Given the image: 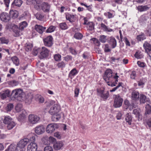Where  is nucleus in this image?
Instances as JSON below:
<instances>
[{"instance_id":"34","label":"nucleus","mask_w":151,"mask_h":151,"mask_svg":"<svg viewBox=\"0 0 151 151\" xmlns=\"http://www.w3.org/2000/svg\"><path fill=\"white\" fill-rule=\"evenodd\" d=\"M109 93L108 91L106 92V93H104L100 96L101 99L104 101H106L109 97Z\"/></svg>"},{"instance_id":"56","label":"nucleus","mask_w":151,"mask_h":151,"mask_svg":"<svg viewBox=\"0 0 151 151\" xmlns=\"http://www.w3.org/2000/svg\"><path fill=\"white\" fill-rule=\"evenodd\" d=\"M32 46L31 44H26L25 46V49L27 51H31Z\"/></svg>"},{"instance_id":"41","label":"nucleus","mask_w":151,"mask_h":151,"mask_svg":"<svg viewBox=\"0 0 151 151\" xmlns=\"http://www.w3.org/2000/svg\"><path fill=\"white\" fill-rule=\"evenodd\" d=\"M59 28L62 30H65L68 29V26L65 22L60 23L59 25Z\"/></svg>"},{"instance_id":"60","label":"nucleus","mask_w":151,"mask_h":151,"mask_svg":"<svg viewBox=\"0 0 151 151\" xmlns=\"http://www.w3.org/2000/svg\"><path fill=\"white\" fill-rule=\"evenodd\" d=\"M13 104H8L6 107V110L8 111H11L13 108Z\"/></svg>"},{"instance_id":"36","label":"nucleus","mask_w":151,"mask_h":151,"mask_svg":"<svg viewBox=\"0 0 151 151\" xmlns=\"http://www.w3.org/2000/svg\"><path fill=\"white\" fill-rule=\"evenodd\" d=\"M35 15L36 19L40 21L43 20L44 18L43 14L40 12H37Z\"/></svg>"},{"instance_id":"23","label":"nucleus","mask_w":151,"mask_h":151,"mask_svg":"<svg viewBox=\"0 0 151 151\" xmlns=\"http://www.w3.org/2000/svg\"><path fill=\"white\" fill-rule=\"evenodd\" d=\"M139 98V93L137 91H133L132 93V98L135 101L138 100Z\"/></svg>"},{"instance_id":"51","label":"nucleus","mask_w":151,"mask_h":151,"mask_svg":"<svg viewBox=\"0 0 151 151\" xmlns=\"http://www.w3.org/2000/svg\"><path fill=\"white\" fill-rule=\"evenodd\" d=\"M0 40L2 44H7L9 42V40L4 37H2L0 38Z\"/></svg>"},{"instance_id":"14","label":"nucleus","mask_w":151,"mask_h":151,"mask_svg":"<svg viewBox=\"0 0 151 151\" xmlns=\"http://www.w3.org/2000/svg\"><path fill=\"white\" fill-rule=\"evenodd\" d=\"M37 149L36 144L31 142L28 146L27 151H37Z\"/></svg>"},{"instance_id":"3","label":"nucleus","mask_w":151,"mask_h":151,"mask_svg":"<svg viewBox=\"0 0 151 151\" xmlns=\"http://www.w3.org/2000/svg\"><path fill=\"white\" fill-rule=\"evenodd\" d=\"M114 104L113 106L115 108L120 107L122 104L123 99L120 96L119 94L113 95Z\"/></svg>"},{"instance_id":"33","label":"nucleus","mask_w":151,"mask_h":151,"mask_svg":"<svg viewBox=\"0 0 151 151\" xmlns=\"http://www.w3.org/2000/svg\"><path fill=\"white\" fill-rule=\"evenodd\" d=\"M17 148L16 145L12 144L10 145L5 151H14Z\"/></svg>"},{"instance_id":"49","label":"nucleus","mask_w":151,"mask_h":151,"mask_svg":"<svg viewBox=\"0 0 151 151\" xmlns=\"http://www.w3.org/2000/svg\"><path fill=\"white\" fill-rule=\"evenodd\" d=\"M56 28V27L53 26H50L46 30L47 33H51L54 32Z\"/></svg>"},{"instance_id":"13","label":"nucleus","mask_w":151,"mask_h":151,"mask_svg":"<svg viewBox=\"0 0 151 151\" xmlns=\"http://www.w3.org/2000/svg\"><path fill=\"white\" fill-rule=\"evenodd\" d=\"M27 114V112L25 110H22L19 115L17 117L18 121L21 122L24 121L26 118Z\"/></svg>"},{"instance_id":"61","label":"nucleus","mask_w":151,"mask_h":151,"mask_svg":"<svg viewBox=\"0 0 151 151\" xmlns=\"http://www.w3.org/2000/svg\"><path fill=\"white\" fill-rule=\"evenodd\" d=\"M145 82L144 78H142L138 82V84L139 86H142L145 84Z\"/></svg>"},{"instance_id":"9","label":"nucleus","mask_w":151,"mask_h":151,"mask_svg":"<svg viewBox=\"0 0 151 151\" xmlns=\"http://www.w3.org/2000/svg\"><path fill=\"white\" fill-rule=\"evenodd\" d=\"M58 128V125L55 123L49 124L47 127L46 132L48 133H51L54 132L55 129Z\"/></svg>"},{"instance_id":"30","label":"nucleus","mask_w":151,"mask_h":151,"mask_svg":"<svg viewBox=\"0 0 151 151\" xmlns=\"http://www.w3.org/2000/svg\"><path fill=\"white\" fill-rule=\"evenodd\" d=\"M94 24L93 22H88L87 24L86 27L88 30L90 31H92L94 29Z\"/></svg>"},{"instance_id":"6","label":"nucleus","mask_w":151,"mask_h":151,"mask_svg":"<svg viewBox=\"0 0 151 151\" xmlns=\"http://www.w3.org/2000/svg\"><path fill=\"white\" fill-rule=\"evenodd\" d=\"M44 44L46 46L50 47L53 44V38L50 35L43 39Z\"/></svg>"},{"instance_id":"8","label":"nucleus","mask_w":151,"mask_h":151,"mask_svg":"<svg viewBox=\"0 0 151 151\" xmlns=\"http://www.w3.org/2000/svg\"><path fill=\"white\" fill-rule=\"evenodd\" d=\"M29 141L28 138H24L20 141L17 144V147L18 149H22L25 147L27 143Z\"/></svg>"},{"instance_id":"37","label":"nucleus","mask_w":151,"mask_h":151,"mask_svg":"<svg viewBox=\"0 0 151 151\" xmlns=\"http://www.w3.org/2000/svg\"><path fill=\"white\" fill-rule=\"evenodd\" d=\"M52 115V119L53 121L54 122H57L61 118L60 115L59 114H58V113Z\"/></svg>"},{"instance_id":"39","label":"nucleus","mask_w":151,"mask_h":151,"mask_svg":"<svg viewBox=\"0 0 151 151\" xmlns=\"http://www.w3.org/2000/svg\"><path fill=\"white\" fill-rule=\"evenodd\" d=\"M140 101L141 103H145L147 101L146 97L143 94H141L140 97Z\"/></svg>"},{"instance_id":"7","label":"nucleus","mask_w":151,"mask_h":151,"mask_svg":"<svg viewBox=\"0 0 151 151\" xmlns=\"http://www.w3.org/2000/svg\"><path fill=\"white\" fill-rule=\"evenodd\" d=\"M60 110V106L57 104H55L50 108L49 111V113L51 115H53L58 113Z\"/></svg>"},{"instance_id":"64","label":"nucleus","mask_w":151,"mask_h":151,"mask_svg":"<svg viewBox=\"0 0 151 151\" xmlns=\"http://www.w3.org/2000/svg\"><path fill=\"white\" fill-rule=\"evenodd\" d=\"M125 106L124 108L127 109L130 106V103L129 101L127 99L125 100L124 102Z\"/></svg>"},{"instance_id":"46","label":"nucleus","mask_w":151,"mask_h":151,"mask_svg":"<svg viewBox=\"0 0 151 151\" xmlns=\"http://www.w3.org/2000/svg\"><path fill=\"white\" fill-rule=\"evenodd\" d=\"M91 40L92 41L94 44L97 46H99L100 45V43L98 39L95 38H93L91 39Z\"/></svg>"},{"instance_id":"11","label":"nucleus","mask_w":151,"mask_h":151,"mask_svg":"<svg viewBox=\"0 0 151 151\" xmlns=\"http://www.w3.org/2000/svg\"><path fill=\"white\" fill-rule=\"evenodd\" d=\"M49 51V50L46 47H42L40 52V55L41 56V58H45L48 57Z\"/></svg>"},{"instance_id":"19","label":"nucleus","mask_w":151,"mask_h":151,"mask_svg":"<svg viewBox=\"0 0 151 151\" xmlns=\"http://www.w3.org/2000/svg\"><path fill=\"white\" fill-rule=\"evenodd\" d=\"M109 43L110 45L112 48H114L116 45V41L114 37H109L108 40Z\"/></svg>"},{"instance_id":"38","label":"nucleus","mask_w":151,"mask_h":151,"mask_svg":"<svg viewBox=\"0 0 151 151\" xmlns=\"http://www.w3.org/2000/svg\"><path fill=\"white\" fill-rule=\"evenodd\" d=\"M12 119L9 116H6L4 119L3 122L5 124H8L12 121Z\"/></svg>"},{"instance_id":"40","label":"nucleus","mask_w":151,"mask_h":151,"mask_svg":"<svg viewBox=\"0 0 151 151\" xmlns=\"http://www.w3.org/2000/svg\"><path fill=\"white\" fill-rule=\"evenodd\" d=\"M134 56L137 59H141L143 57V55L141 52L137 51L135 53Z\"/></svg>"},{"instance_id":"52","label":"nucleus","mask_w":151,"mask_h":151,"mask_svg":"<svg viewBox=\"0 0 151 151\" xmlns=\"http://www.w3.org/2000/svg\"><path fill=\"white\" fill-rule=\"evenodd\" d=\"M106 36L104 35H101L99 37V40L102 43H105L106 41Z\"/></svg>"},{"instance_id":"17","label":"nucleus","mask_w":151,"mask_h":151,"mask_svg":"<svg viewBox=\"0 0 151 151\" xmlns=\"http://www.w3.org/2000/svg\"><path fill=\"white\" fill-rule=\"evenodd\" d=\"M64 144L61 141H58L54 143L53 145L54 148L57 150H60L63 146Z\"/></svg>"},{"instance_id":"47","label":"nucleus","mask_w":151,"mask_h":151,"mask_svg":"<svg viewBox=\"0 0 151 151\" xmlns=\"http://www.w3.org/2000/svg\"><path fill=\"white\" fill-rule=\"evenodd\" d=\"M123 84L122 83L119 82L118 83V85L116 87L114 88L112 90H110V91L111 92H114L120 87H121L122 88H123Z\"/></svg>"},{"instance_id":"22","label":"nucleus","mask_w":151,"mask_h":151,"mask_svg":"<svg viewBox=\"0 0 151 151\" xmlns=\"http://www.w3.org/2000/svg\"><path fill=\"white\" fill-rule=\"evenodd\" d=\"M100 26L101 29L104 31L106 32H110L114 31L113 29L109 28L108 26H106L103 23L101 24Z\"/></svg>"},{"instance_id":"42","label":"nucleus","mask_w":151,"mask_h":151,"mask_svg":"<svg viewBox=\"0 0 151 151\" xmlns=\"http://www.w3.org/2000/svg\"><path fill=\"white\" fill-rule=\"evenodd\" d=\"M83 37L82 34L79 32H77L74 35V37L78 40L82 39Z\"/></svg>"},{"instance_id":"32","label":"nucleus","mask_w":151,"mask_h":151,"mask_svg":"<svg viewBox=\"0 0 151 151\" xmlns=\"http://www.w3.org/2000/svg\"><path fill=\"white\" fill-rule=\"evenodd\" d=\"M146 36L143 33H141L140 34L137 36V39L139 41H141L146 39Z\"/></svg>"},{"instance_id":"4","label":"nucleus","mask_w":151,"mask_h":151,"mask_svg":"<svg viewBox=\"0 0 151 151\" xmlns=\"http://www.w3.org/2000/svg\"><path fill=\"white\" fill-rule=\"evenodd\" d=\"M40 119V118L38 116L35 114H30L28 116V122L31 125L38 123Z\"/></svg>"},{"instance_id":"12","label":"nucleus","mask_w":151,"mask_h":151,"mask_svg":"<svg viewBox=\"0 0 151 151\" xmlns=\"http://www.w3.org/2000/svg\"><path fill=\"white\" fill-rule=\"evenodd\" d=\"M1 20L5 22H9L10 19V16L9 14L6 12H3L0 15Z\"/></svg>"},{"instance_id":"20","label":"nucleus","mask_w":151,"mask_h":151,"mask_svg":"<svg viewBox=\"0 0 151 151\" xmlns=\"http://www.w3.org/2000/svg\"><path fill=\"white\" fill-rule=\"evenodd\" d=\"M42 10L43 12H49L50 6L47 3H43L41 6Z\"/></svg>"},{"instance_id":"59","label":"nucleus","mask_w":151,"mask_h":151,"mask_svg":"<svg viewBox=\"0 0 151 151\" xmlns=\"http://www.w3.org/2000/svg\"><path fill=\"white\" fill-rule=\"evenodd\" d=\"M80 4L82 6H84L85 7H86L87 8V9L90 11H92V7H91V6L89 5L87 6V4H86L83 3H81Z\"/></svg>"},{"instance_id":"28","label":"nucleus","mask_w":151,"mask_h":151,"mask_svg":"<svg viewBox=\"0 0 151 151\" xmlns=\"http://www.w3.org/2000/svg\"><path fill=\"white\" fill-rule=\"evenodd\" d=\"M22 3V1L21 0H15L12 4V7H13L14 6L20 7Z\"/></svg>"},{"instance_id":"27","label":"nucleus","mask_w":151,"mask_h":151,"mask_svg":"<svg viewBox=\"0 0 151 151\" xmlns=\"http://www.w3.org/2000/svg\"><path fill=\"white\" fill-rule=\"evenodd\" d=\"M48 139H49V141H48L47 139H45V138H42V140L43 141L44 140H46L47 142H46L45 141L44 142V143L45 145H49L50 143V142H54L55 141L56 139L52 137H49Z\"/></svg>"},{"instance_id":"50","label":"nucleus","mask_w":151,"mask_h":151,"mask_svg":"<svg viewBox=\"0 0 151 151\" xmlns=\"http://www.w3.org/2000/svg\"><path fill=\"white\" fill-rule=\"evenodd\" d=\"M41 49L39 48H35L33 50L32 52L33 54L36 56V55L39 53H40V51H41Z\"/></svg>"},{"instance_id":"57","label":"nucleus","mask_w":151,"mask_h":151,"mask_svg":"<svg viewBox=\"0 0 151 151\" xmlns=\"http://www.w3.org/2000/svg\"><path fill=\"white\" fill-rule=\"evenodd\" d=\"M65 64L64 62L63 61H62L58 63L57 65V66L58 68H63L65 67Z\"/></svg>"},{"instance_id":"53","label":"nucleus","mask_w":151,"mask_h":151,"mask_svg":"<svg viewBox=\"0 0 151 151\" xmlns=\"http://www.w3.org/2000/svg\"><path fill=\"white\" fill-rule=\"evenodd\" d=\"M54 58L56 61H60L61 60V55L59 54H55L54 55Z\"/></svg>"},{"instance_id":"31","label":"nucleus","mask_w":151,"mask_h":151,"mask_svg":"<svg viewBox=\"0 0 151 151\" xmlns=\"http://www.w3.org/2000/svg\"><path fill=\"white\" fill-rule=\"evenodd\" d=\"M149 17L146 15L144 14L142 15L139 18V20L140 23H143L148 19Z\"/></svg>"},{"instance_id":"1","label":"nucleus","mask_w":151,"mask_h":151,"mask_svg":"<svg viewBox=\"0 0 151 151\" xmlns=\"http://www.w3.org/2000/svg\"><path fill=\"white\" fill-rule=\"evenodd\" d=\"M103 77L108 86L113 87L117 84L119 76L116 73L115 75H113L112 70L108 69L105 71Z\"/></svg>"},{"instance_id":"5","label":"nucleus","mask_w":151,"mask_h":151,"mask_svg":"<svg viewBox=\"0 0 151 151\" xmlns=\"http://www.w3.org/2000/svg\"><path fill=\"white\" fill-rule=\"evenodd\" d=\"M65 18L66 20H68L70 22H76L78 19V17L76 14H70L69 13L65 14Z\"/></svg>"},{"instance_id":"62","label":"nucleus","mask_w":151,"mask_h":151,"mask_svg":"<svg viewBox=\"0 0 151 151\" xmlns=\"http://www.w3.org/2000/svg\"><path fill=\"white\" fill-rule=\"evenodd\" d=\"M104 15L109 18H111L114 17L113 14L110 12H107L104 13Z\"/></svg>"},{"instance_id":"21","label":"nucleus","mask_w":151,"mask_h":151,"mask_svg":"<svg viewBox=\"0 0 151 151\" xmlns=\"http://www.w3.org/2000/svg\"><path fill=\"white\" fill-rule=\"evenodd\" d=\"M46 27L41 25L36 24L35 26V29L40 34H42L46 29Z\"/></svg>"},{"instance_id":"44","label":"nucleus","mask_w":151,"mask_h":151,"mask_svg":"<svg viewBox=\"0 0 151 151\" xmlns=\"http://www.w3.org/2000/svg\"><path fill=\"white\" fill-rule=\"evenodd\" d=\"M27 25V22L25 21H24L19 24V29L21 30H22Z\"/></svg>"},{"instance_id":"45","label":"nucleus","mask_w":151,"mask_h":151,"mask_svg":"<svg viewBox=\"0 0 151 151\" xmlns=\"http://www.w3.org/2000/svg\"><path fill=\"white\" fill-rule=\"evenodd\" d=\"M22 104H18L16 106L15 109L17 112H21L22 110H24V109H22Z\"/></svg>"},{"instance_id":"48","label":"nucleus","mask_w":151,"mask_h":151,"mask_svg":"<svg viewBox=\"0 0 151 151\" xmlns=\"http://www.w3.org/2000/svg\"><path fill=\"white\" fill-rule=\"evenodd\" d=\"M15 125V123L13 121L7 124V128L8 129H12Z\"/></svg>"},{"instance_id":"15","label":"nucleus","mask_w":151,"mask_h":151,"mask_svg":"<svg viewBox=\"0 0 151 151\" xmlns=\"http://www.w3.org/2000/svg\"><path fill=\"white\" fill-rule=\"evenodd\" d=\"M78 72V71L76 68H73L69 72L68 77L71 79H72L77 74Z\"/></svg>"},{"instance_id":"2","label":"nucleus","mask_w":151,"mask_h":151,"mask_svg":"<svg viewBox=\"0 0 151 151\" xmlns=\"http://www.w3.org/2000/svg\"><path fill=\"white\" fill-rule=\"evenodd\" d=\"M24 94L23 91L20 89L13 90L12 93V95L19 101L23 100V96L24 95Z\"/></svg>"},{"instance_id":"24","label":"nucleus","mask_w":151,"mask_h":151,"mask_svg":"<svg viewBox=\"0 0 151 151\" xmlns=\"http://www.w3.org/2000/svg\"><path fill=\"white\" fill-rule=\"evenodd\" d=\"M37 136L34 133H30L27 135V138L29 139V141L32 142H35V140L36 137Z\"/></svg>"},{"instance_id":"63","label":"nucleus","mask_w":151,"mask_h":151,"mask_svg":"<svg viewBox=\"0 0 151 151\" xmlns=\"http://www.w3.org/2000/svg\"><path fill=\"white\" fill-rule=\"evenodd\" d=\"M136 72L135 71H133L130 74V77L132 79H134L136 77Z\"/></svg>"},{"instance_id":"16","label":"nucleus","mask_w":151,"mask_h":151,"mask_svg":"<svg viewBox=\"0 0 151 151\" xmlns=\"http://www.w3.org/2000/svg\"><path fill=\"white\" fill-rule=\"evenodd\" d=\"M10 91L9 90H6L0 93V97L2 99H4L7 97L10 96Z\"/></svg>"},{"instance_id":"58","label":"nucleus","mask_w":151,"mask_h":151,"mask_svg":"<svg viewBox=\"0 0 151 151\" xmlns=\"http://www.w3.org/2000/svg\"><path fill=\"white\" fill-rule=\"evenodd\" d=\"M104 46V51L105 52H109L111 51V49L109 48V46L108 44H105Z\"/></svg>"},{"instance_id":"10","label":"nucleus","mask_w":151,"mask_h":151,"mask_svg":"<svg viewBox=\"0 0 151 151\" xmlns=\"http://www.w3.org/2000/svg\"><path fill=\"white\" fill-rule=\"evenodd\" d=\"M143 47L145 49V52L151 58V45L147 42H145L143 45Z\"/></svg>"},{"instance_id":"43","label":"nucleus","mask_w":151,"mask_h":151,"mask_svg":"<svg viewBox=\"0 0 151 151\" xmlns=\"http://www.w3.org/2000/svg\"><path fill=\"white\" fill-rule=\"evenodd\" d=\"M145 114H150L151 113V107L150 105L148 104H147L145 106Z\"/></svg>"},{"instance_id":"29","label":"nucleus","mask_w":151,"mask_h":151,"mask_svg":"<svg viewBox=\"0 0 151 151\" xmlns=\"http://www.w3.org/2000/svg\"><path fill=\"white\" fill-rule=\"evenodd\" d=\"M149 8L147 6H139L137 8V9L140 12L145 11L148 10Z\"/></svg>"},{"instance_id":"55","label":"nucleus","mask_w":151,"mask_h":151,"mask_svg":"<svg viewBox=\"0 0 151 151\" xmlns=\"http://www.w3.org/2000/svg\"><path fill=\"white\" fill-rule=\"evenodd\" d=\"M8 83L11 86H15L18 85L19 83L17 81H16L14 80H13L12 81L9 82Z\"/></svg>"},{"instance_id":"35","label":"nucleus","mask_w":151,"mask_h":151,"mask_svg":"<svg viewBox=\"0 0 151 151\" xmlns=\"http://www.w3.org/2000/svg\"><path fill=\"white\" fill-rule=\"evenodd\" d=\"M11 59L14 64L16 66H18L19 64V60L18 58L16 56L12 57Z\"/></svg>"},{"instance_id":"25","label":"nucleus","mask_w":151,"mask_h":151,"mask_svg":"<svg viewBox=\"0 0 151 151\" xmlns=\"http://www.w3.org/2000/svg\"><path fill=\"white\" fill-rule=\"evenodd\" d=\"M132 117L131 114L127 113L126 115L125 120L129 125L132 124Z\"/></svg>"},{"instance_id":"18","label":"nucleus","mask_w":151,"mask_h":151,"mask_svg":"<svg viewBox=\"0 0 151 151\" xmlns=\"http://www.w3.org/2000/svg\"><path fill=\"white\" fill-rule=\"evenodd\" d=\"M45 128L42 125H39L36 127L35 129V132L38 134L42 133L44 131Z\"/></svg>"},{"instance_id":"26","label":"nucleus","mask_w":151,"mask_h":151,"mask_svg":"<svg viewBox=\"0 0 151 151\" xmlns=\"http://www.w3.org/2000/svg\"><path fill=\"white\" fill-rule=\"evenodd\" d=\"M9 14L10 16L13 19L16 18L18 15V12L16 10H11L9 12Z\"/></svg>"},{"instance_id":"54","label":"nucleus","mask_w":151,"mask_h":151,"mask_svg":"<svg viewBox=\"0 0 151 151\" xmlns=\"http://www.w3.org/2000/svg\"><path fill=\"white\" fill-rule=\"evenodd\" d=\"M97 91L98 95L100 96L104 92V88H98L97 89Z\"/></svg>"}]
</instances>
